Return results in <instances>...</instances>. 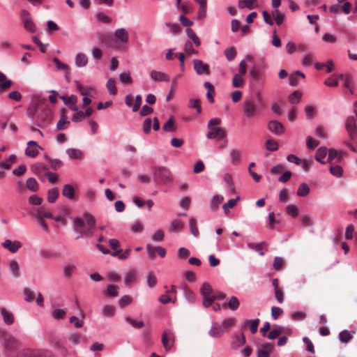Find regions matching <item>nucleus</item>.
Instances as JSON below:
<instances>
[{
  "instance_id": "nucleus-5",
  "label": "nucleus",
  "mask_w": 357,
  "mask_h": 357,
  "mask_svg": "<svg viewBox=\"0 0 357 357\" xmlns=\"http://www.w3.org/2000/svg\"><path fill=\"white\" fill-rule=\"evenodd\" d=\"M200 293L203 296V305L208 307L215 301V297H213V289L208 283H204L200 289Z\"/></svg>"
},
{
  "instance_id": "nucleus-2",
  "label": "nucleus",
  "mask_w": 357,
  "mask_h": 357,
  "mask_svg": "<svg viewBox=\"0 0 357 357\" xmlns=\"http://www.w3.org/2000/svg\"><path fill=\"white\" fill-rule=\"evenodd\" d=\"M243 116L249 120L257 119L261 114V109L252 98H245L243 102Z\"/></svg>"
},
{
  "instance_id": "nucleus-49",
  "label": "nucleus",
  "mask_w": 357,
  "mask_h": 357,
  "mask_svg": "<svg viewBox=\"0 0 357 357\" xmlns=\"http://www.w3.org/2000/svg\"><path fill=\"white\" fill-rule=\"evenodd\" d=\"M257 2V0H239L238 7L241 9L248 8L249 9L254 8V3Z\"/></svg>"
},
{
  "instance_id": "nucleus-53",
  "label": "nucleus",
  "mask_w": 357,
  "mask_h": 357,
  "mask_svg": "<svg viewBox=\"0 0 357 357\" xmlns=\"http://www.w3.org/2000/svg\"><path fill=\"white\" fill-rule=\"evenodd\" d=\"M186 33L187 36L193 41L196 46L199 47L200 45V40L192 29H188L186 30Z\"/></svg>"
},
{
  "instance_id": "nucleus-28",
  "label": "nucleus",
  "mask_w": 357,
  "mask_h": 357,
  "mask_svg": "<svg viewBox=\"0 0 357 357\" xmlns=\"http://www.w3.org/2000/svg\"><path fill=\"white\" fill-rule=\"evenodd\" d=\"M328 150L326 147H320L317 149L315 154V159L321 164H325L326 161L322 160L328 155Z\"/></svg>"
},
{
  "instance_id": "nucleus-44",
  "label": "nucleus",
  "mask_w": 357,
  "mask_h": 357,
  "mask_svg": "<svg viewBox=\"0 0 357 357\" xmlns=\"http://www.w3.org/2000/svg\"><path fill=\"white\" fill-rule=\"evenodd\" d=\"M35 218L40 217V218L44 219L45 218H53V215L50 212L45 211L43 207L39 208L36 210V213H34Z\"/></svg>"
},
{
  "instance_id": "nucleus-37",
  "label": "nucleus",
  "mask_w": 357,
  "mask_h": 357,
  "mask_svg": "<svg viewBox=\"0 0 357 357\" xmlns=\"http://www.w3.org/2000/svg\"><path fill=\"white\" fill-rule=\"evenodd\" d=\"M137 279V272L135 270L129 271L125 276L124 282L126 285L134 282Z\"/></svg>"
},
{
  "instance_id": "nucleus-18",
  "label": "nucleus",
  "mask_w": 357,
  "mask_h": 357,
  "mask_svg": "<svg viewBox=\"0 0 357 357\" xmlns=\"http://www.w3.org/2000/svg\"><path fill=\"white\" fill-rule=\"evenodd\" d=\"M344 153L342 151H337L334 149H331L328 152V161L331 163L340 162L342 160Z\"/></svg>"
},
{
  "instance_id": "nucleus-42",
  "label": "nucleus",
  "mask_w": 357,
  "mask_h": 357,
  "mask_svg": "<svg viewBox=\"0 0 357 357\" xmlns=\"http://www.w3.org/2000/svg\"><path fill=\"white\" fill-rule=\"evenodd\" d=\"M69 125L70 121H67V116L65 114H62L60 121L56 124V128L59 130H66Z\"/></svg>"
},
{
  "instance_id": "nucleus-63",
  "label": "nucleus",
  "mask_w": 357,
  "mask_h": 357,
  "mask_svg": "<svg viewBox=\"0 0 357 357\" xmlns=\"http://www.w3.org/2000/svg\"><path fill=\"white\" fill-rule=\"evenodd\" d=\"M284 261L282 257H275L273 261V268L275 271H280L282 268Z\"/></svg>"
},
{
  "instance_id": "nucleus-33",
  "label": "nucleus",
  "mask_w": 357,
  "mask_h": 357,
  "mask_svg": "<svg viewBox=\"0 0 357 357\" xmlns=\"http://www.w3.org/2000/svg\"><path fill=\"white\" fill-rule=\"evenodd\" d=\"M231 162L233 165H237L241 160V151L237 149H232L229 153Z\"/></svg>"
},
{
  "instance_id": "nucleus-29",
  "label": "nucleus",
  "mask_w": 357,
  "mask_h": 357,
  "mask_svg": "<svg viewBox=\"0 0 357 357\" xmlns=\"http://www.w3.org/2000/svg\"><path fill=\"white\" fill-rule=\"evenodd\" d=\"M109 245L111 247V248L114 250L113 252L110 253L112 256L116 257L122 252V250H118V248L120 247V242L117 239H109Z\"/></svg>"
},
{
  "instance_id": "nucleus-32",
  "label": "nucleus",
  "mask_w": 357,
  "mask_h": 357,
  "mask_svg": "<svg viewBox=\"0 0 357 357\" xmlns=\"http://www.w3.org/2000/svg\"><path fill=\"white\" fill-rule=\"evenodd\" d=\"M224 307H227L231 310H236L239 307V301L238 299L236 296H231L228 303H226L223 305Z\"/></svg>"
},
{
  "instance_id": "nucleus-26",
  "label": "nucleus",
  "mask_w": 357,
  "mask_h": 357,
  "mask_svg": "<svg viewBox=\"0 0 357 357\" xmlns=\"http://www.w3.org/2000/svg\"><path fill=\"white\" fill-rule=\"evenodd\" d=\"M245 343V337L243 333L236 335L231 341V345L233 349H238Z\"/></svg>"
},
{
  "instance_id": "nucleus-17",
  "label": "nucleus",
  "mask_w": 357,
  "mask_h": 357,
  "mask_svg": "<svg viewBox=\"0 0 357 357\" xmlns=\"http://www.w3.org/2000/svg\"><path fill=\"white\" fill-rule=\"evenodd\" d=\"M273 343H264L261 344L257 351V357H269L270 354L273 349Z\"/></svg>"
},
{
  "instance_id": "nucleus-25",
  "label": "nucleus",
  "mask_w": 357,
  "mask_h": 357,
  "mask_svg": "<svg viewBox=\"0 0 357 357\" xmlns=\"http://www.w3.org/2000/svg\"><path fill=\"white\" fill-rule=\"evenodd\" d=\"M259 319H248L245 321L243 323V327L245 328L250 326V330L252 334L255 333L257 331L258 326L259 324Z\"/></svg>"
},
{
  "instance_id": "nucleus-50",
  "label": "nucleus",
  "mask_w": 357,
  "mask_h": 357,
  "mask_svg": "<svg viewBox=\"0 0 357 357\" xmlns=\"http://www.w3.org/2000/svg\"><path fill=\"white\" fill-rule=\"evenodd\" d=\"M272 15L278 25L282 24L284 20V14L280 13L278 10L275 9L272 11Z\"/></svg>"
},
{
  "instance_id": "nucleus-54",
  "label": "nucleus",
  "mask_w": 357,
  "mask_h": 357,
  "mask_svg": "<svg viewBox=\"0 0 357 357\" xmlns=\"http://www.w3.org/2000/svg\"><path fill=\"white\" fill-rule=\"evenodd\" d=\"M45 158L50 163L51 167L55 170L59 169L63 165V162L59 159H52L47 155H45Z\"/></svg>"
},
{
  "instance_id": "nucleus-15",
  "label": "nucleus",
  "mask_w": 357,
  "mask_h": 357,
  "mask_svg": "<svg viewBox=\"0 0 357 357\" xmlns=\"http://www.w3.org/2000/svg\"><path fill=\"white\" fill-rule=\"evenodd\" d=\"M114 37L117 43H126L129 40L128 32L124 28L116 29L114 32Z\"/></svg>"
},
{
  "instance_id": "nucleus-34",
  "label": "nucleus",
  "mask_w": 357,
  "mask_h": 357,
  "mask_svg": "<svg viewBox=\"0 0 357 357\" xmlns=\"http://www.w3.org/2000/svg\"><path fill=\"white\" fill-rule=\"evenodd\" d=\"M69 157L72 159L80 160L83 157V153L82 151L77 149H68L66 151Z\"/></svg>"
},
{
  "instance_id": "nucleus-41",
  "label": "nucleus",
  "mask_w": 357,
  "mask_h": 357,
  "mask_svg": "<svg viewBox=\"0 0 357 357\" xmlns=\"http://www.w3.org/2000/svg\"><path fill=\"white\" fill-rule=\"evenodd\" d=\"M26 188L33 192L38 190V183L34 178H29L26 182Z\"/></svg>"
},
{
  "instance_id": "nucleus-57",
  "label": "nucleus",
  "mask_w": 357,
  "mask_h": 357,
  "mask_svg": "<svg viewBox=\"0 0 357 357\" xmlns=\"http://www.w3.org/2000/svg\"><path fill=\"white\" fill-rule=\"evenodd\" d=\"M184 227V224L179 220H174L170 225V231H176L181 230Z\"/></svg>"
},
{
  "instance_id": "nucleus-38",
  "label": "nucleus",
  "mask_w": 357,
  "mask_h": 357,
  "mask_svg": "<svg viewBox=\"0 0 357 357\" xmlns=\"http://www.w3.org/2000/svg\"><path fill=\"white\" fill-rule=\"evenodd\" d=\"M88 63L87 56L83 53L77 54L75 59V63L78 67H84Z\"/></svg>"
},
{
  "instance_id": "nucleus-47",
  "label": "nucleus",
  "mask_w": 357,
  "mask_h": 357,
  "mask_svg": "<svg viewBox=\"0 0 357 357\" xmlns=\"http://www.w3.org/2000/svg\"><path fill=\"white\" fill-rule=\"evenodd\" d=\"M107 89L111 95H116L117 93L116 87V81L113 78H109L106 84Z\"/></svg>"
},
{
  "instance_id": "nucleus-52",
  "label": "nucleus",
  "mask_w": 357,
  "mask_h": 357,
  "mask_svg": "<svg viewBox=\"0 0 357 357\" xmlns=\"http://www.w3.org/2000/svg\"><path fill=\"white\" fill-rule=\"evenodd\" d=\"M330 173L336 177H341L343 174V169L340 165H331L329 168Z\"/></svg>"
},
{
  "instance_id": "nucleus-24",
  "label": "nucleus",
  "mask_w": 357,
  "mask_h": 357,
  "mask_svg": "<svg viewBox=\"0 0 357 357\" xmlns=\"http://www.w3.org/2000/svg\"><path fill=\"white\" fill-rule=\"evenodd\" d=\"M225 333L223 327L218 324H214L209 331V335L213 337H220Z\"/></svg>"
},
{
  "instance_id": "nucleus-51",
  "label": "nucleus",
  "mask_w": 357,
  "mask_h": 357,
  "mask_svg": "<svg viewBox=\"0 0 357 357\" xmlns=\"http://www.w3.org/2000/svg\"><path fill=\"white\" fill-rule=\"evenodd\" d=\"M189 226L191 234L195 237L198 236L199 234V231L197 226V220H195V218H192L190 219Z\"/></svg>"
},
{
  "instance_id": "nucleus-9",
  "label": "nucleus",
  "mask_w": 357,
  "mask_h": 357,
  "mask_svg": "<svg viewBox=\"0 0 357 357\" xmlns=\"http://www.w3.org/2000/svg\"><path fill=\"white\" fill-rule=\"evenodd\" d=\"M20 17L23 22L24 28L30 32H34L36 30V26L31 19L29 13L26 10H22L20 12Z\"/></svg>"
},
{
  "instance_id": "nucleus-22",
  "label": "nucleus",
  "mask_w": 357,
  "mask_h": 357,
  "mask_svg": "<svg viewBox=\"0 0 357 357\" xmlns=\"http://www.w3.org/2000/svg\"><path fill=\"white\" fill-rule=\"evenodd\" d=\"M31 171L37 176H40L42 174L47 171L49 167L47 165L43 162H36L31 167Z\"/></svg>"
},
{
  "instance_id": "nucleus-7",
  "label": "nucleus",
  "mask_w": 357,
  "mask_h": 357,
  "mask_svg": "<svg viewBox=\"0 0 357 357\" xmlns=\"http://www.w3.org/2000/svg\"><path fill=\"white\" fill-rule=\"evenodd\" d=\"M46 103V99L40 97L36 98L33 100L31 105L28 109L27 114L29 118H36L37 114L39 113L41 107Z\"/></svg>"
},
{
  "instance_id": "nucleus-58",
  "label": "nucleus",
  "mask_w": 357,
  "mask_h": 357,
  "mask_svg": "<svg viewBox=\"0 0 357 357\" xmlns=\"http://www.w3.org/2000/svg\"><path fill=\"white\" fill-rule=\"evenodd\" d=\"M126 321L135 328H141L144 326V323L142 321H138L130 317H126Z\"/></svg>"
},
{
  "instance_id": "nucleus-1",
  "label": "nucleus",
  "mask_w": 357,
  "mask_h": 357,
  "mask_svg": "<svg viewBox=\"0 0 357 357\" xmlns=\"http://www.w3.org/2000/svg\"><path fill=\"white\" fill-rule=\"evenodd\" d=\"M74 230L79 234L77 239L80 237H90L93 235L96 219L90 213H85L84 219L79 218H73Z\"/></svg>"
},
{
  "instance_id": "nucleus-59",
  "label": "nucleus",
  "mask_w": 357,
  "mask_h": 357,
  "mask_svg": "<svg viewBox=\"0 0 357 357\" xmlns=\"http://www.w3.org/2000/svg\"><path fill=\"white\" fill-rule=\"evenodd\" d=\"M286 212L292 218H296L298 214V209L296 206L290 204L286 207Z\"/></svg>"
},
{
  "instance_id": "nucleus-39",
  "label": "nucleus",
  "mask_w": 357,
  "mask_h": 357,
  "mask_svg": "<svg viewBox=\"0 0 357 357\" xmlns=\"http://www.w3.org/2000/svg\"><path fill=\"white\" fill-rule=\"evenodd\" d=\"M238 200L239 197H236V199H229L227 203L224 204L222 208L226 215L229 213L230 208H232L236 205Z\"/></svg>"
},
{
  "instance_id": "nucleus-8",
  "label": "nucleus",
  "mask_w": 357,
  "mask_h": 357,
  "mask_svg": "<svg viewBox=\"0 0 357 357\" xmlns=\"http://www.w3.org/2000/svg\"><path fill=\"white\" fill-rule=\"evenodd\" d=\"M346 129L352 141L357 139V126L354 116H349L346 121Z\"/></svg>"
},
{
  "instance_id": "nucleus-62",
  "label": "nucleus",
  "mask_w": 357,
  "mask_h": 357,
  "mask_svg": "<svg viewBox=\"0 0 357 357\" xmlns=\"http://www.w3.org/2000/svg\"><path fill=\"white\" fill-rule=\"evenodd\" d=\"M301 93L299 91H294L289 97V101L291 104L298 103L301 100Z\"/></svg>"
},
{
  "instance_id": "nucleus-19",
  "label": "nucleus",
  "mask_w": 357,
  "mask_h": 357,
  "mask_svg": "<svg viewBox=\"0 0 357 357\" xmlns=\"http://www.w3.org/2000/svg\"><path fill=\"white\" fill-rule=\"evenodd\" d=\"M59 98L64 102L65 105L69 107L73 111H77L78 107L76 105L77 97L74 95L70 96H61Z\"/></svg>"
},
{
  "instance_id": "nucleus-14",
  "label": "nucleus",
  "mask_w": 357,
  "mask_h": 357,
  "mask_svg": "<svg viewBox=\"0 0 357 357\" xmlns=\"http://www.w3.org/2000/svg\"><path fill=\"white\" fill-rule=\"evenodd\" d=\"M268 129L271 132H272L276 135H282L284 132V128L283 125L281 123H280L279 121H275V120H272L268 122Z\"/></svg>"
},
{
  "instance_id": "nucleus-3",
  "label": "nucleus",
  "mask_w": 357,
  "mask_h": 357,
  "mask_svg": "<svg viewBox=\"0 0 357 357\" xmlns=\"http://www.w3.org/2000/svg\"><path fill=\"white\" fill-rule=\"evenodd\" d=\"M0 342L6 354L15 351L20 345L13 335L3 329H0Z\"/></svg>"
},
{
  "instance_id": "nucleus-64",
  "label": "nucleus",
  "mask_w": 357,
  "mask_h": 357,
  "mask_svg": "<svg viewBox=\"0 0 357 357\" xmlns=\"http://www.w3.org/2000/svg\"><path fill=\"white\" fill-rule=\"evenodd\" d=\"M34 357H52V353L50 351L44 349L35 350Z\"/></svg>"
},
{
  "instance_id": "nucleus-55",
  "label": "nucleus",
  "mask_w": 357,
  "mask_h": 357,
  "mask_svg": "<svg viewBox=\"0 0 357 357\" xmlns=\"http://www.w3.org/2000/svg\"><path fill=\"white\" fill-rule=\"evenodd\" d=\"M118 286L115 284H109L107 286L106 294L110 297H116L119 295Z\"/></svg>"
},
{
  "instance_id": "nucleus-21",
  "label": "nucleus",
  "mask_w": 357,
  "mask_h": 357,
  "mask_svg": "<svg viewBox=\"0 0 357 357\" xmlns=\"http://www.w3.org/2000/svg\"><path fill=\"white\" fill-rule=\"evenodd\" d=\"M2 246L13 253L17 252L19 248L21 247V243L19 241H11L10 240H6L3 243Z\"/></svg>"
},
{
  "instance_id": "nucleus-35",
  "label": "nucleus",
  "mask_w": 357,
  "mask_h": 357,
  "mask_svg": "<svg viewBox=\"0 0 357 357\" xmlns=\"http://www.w3.org/2000/svg\"><path fill=\"white\" fill-rule=\"evenodd\" d=\"M9 268H10V271L12 275L14 277H15V278L20 277V266H19L18 263L16 261L12 260L10 261Z\"/></svg>"
},
{
  "instance_id": "nucleus-13",
  "label": "nucleus",
  "mask_w": 357,
  "mask_h": 357,
  "mask_svg": "<svg viewBox=\"0 0 357 357\" xmlns=\"http://www.w3.org/2000/svg\"><path fill=\"white\" fill-rule=\"evenodd\" d=\"M27 146L25 154L30 158H36L39 153L38 149H42L36 142L32 140L27 142Z\"/></svg>"
},
{
  "instance_id": "nucleus-43",
  "label": "nucleus",
  "mask_w": 357,
  "mask_h": 357,
  "mask_svg": "<svg viewBox=\"0 0 357 357\" xmlns=\"http://www.w3.org/2000/svg\"><path fill=\"white\" fill-rule=\"evenodd\" d=\"M223 200L224 197L222 195H215L211 202V208L215 211Z\"/></svg>"
},
{
  "instance_id": "nucleus-30",
  "label": "nucleus",
  "mask_w": 357,
  "mask_h": 357,
  "mask_svg": "<svg viewBox=\"0 0 357 357\" xmlns=\"http://www.w3.org/2000/svg\"><path fill=\"white\" fill-rule=\"evenodd\" d=\"M204 86L208 91L206 93V97L208 99L209 102L211 103L214 102L215 100L213 96L215 94V89L213 84L209 82H206Z\"/></svg>"
},
{
  "instance_id": "nucleus-4",
  "label": "nucleus",
  "mask_w": 357,
  "mask_h": 357,
  "mask_svg": "<svg viewBox=\"0 0 357 357\" xmlns=\"http://www.w3.org/2000/svg\"><path fill=\"white\" fill-rule=\"evenodd\" d=\"M52 119V112L45 105L43 106L36 116V123L38 126L43 128L50 123Z\"/></svg>"
},
{
  "instance_id": "nucleus-31",
  "label": "nucleus",
  "mask_w": 357,
  "mask_h": 357,
  "mask_svg": "<svg viewBox=\"0 0 357 357\" xmlns=\"http://www.w3.org/2000/svg\"><path fill=\"white\" fill-rule=\"evenodd\" d=\"M1 313L3 316V321L6 324L11 325L14 323V317L12 313L7 311L5 308L1 309Z\"/></svg>"
},
{
  "instance_id": "nucleus-61",
  "label": "nucleus",
  "mask_w": 357,
  "mask_h": 357,
  "mask_svg": "<svg viewBox=\"0 0 357 357\" xmlns=\"http://www.w3.org/2000/svg\"><path fill=\"white\" fill-rule=\"evenodd\" d=\"M35 350L24 349L20 351L17 357H34Z\"/></svg>"
},
{
  "instance_id": "nucleus-40",
  "label": "nucleus",
  "mask_w": 357,
  "mask_h": 357,
  "mask_svg": "<svg viewBox=\"0 0 357 357\" xmlns=\"http://www.w3.org/2000/svg\"><path fill=\"white\" fill-rule=\"evenodd\" d=\"M59 195V189L57 188H54L52 189L49 190L47 194V200L50 203H54Z\"/></svg>"
},
{
  "instance_id": "nucleus-10",
  "label": "nucleus",
  "mask_w": 357,
  "mask_h": 357,
  "mask_svg": "<svg viewBox=\"0 0 357 357\" xmlns=\"http://www.w3.org/2000/svg\"><path fill=\"white\" fill-rule=\"evenodd\" d=\"M209 131L206 134L208 139H217L218 140L225 138L227 135L226 131L220 127L208 128Z\"/></svg>"
},
{
  "instance_id": "nucleus-60",
  "label": "nucleus",
  "mask_w": 357,
  "mask_h": 357,
  "mask_svg": "<svg viewBox=\"0 0 357 357\" xmlns=\"http://www.w3.org/2000/svg\"><path fill=\"white\" fill-rule=\"evenodd\" d=\"M66 311L62 309H55L52 312V316L54 319H61L65 317Z\"/></svg>"
},
{
  "instance_id": "nucleus-11",
  "label": "nucleus",
  "mask_w": 357,
  "mask_h": 357,
  "mask_svg": "<svg viewBox=\"0 0 357 357\" xmlns=\"http://www.w3.org/2000/svg\"><path fill=\"white\" fill-rule=\"evenodd\" d=\"M174 342V335L171 331H165L162 335V343L165 350L169 351Z\"/></svg>"
},
{
  "instance_id": "nucleus-45",
  "label": "nucleus",
  "mask_w": 357,
  "mask_h": 357,
  "mask_svg": "<svg viewBox=\"0 0 357 357\" xmlns=\"http://www.w3.org/2000/svg\"><path fill=\"white\" fill-rule=\"evenodd\" d=\"M188 107L190 108H194L196 109L197 114H201L202 112V107H201V102L200 100L198 98L193 99L191 98L189 100Z\"/></svg>"
},
{
  "instance_id": "nucleus-12",
  "label": "nucleus",
  "mask_w": 357,
  "mask_h": 357,
  "mask_svg": "<svg viewBox=\"0 0 357 357\" xmlns=\"http://www.w3.org/2000/svg\"><path fill=\"white\" fill-rule=\"evenodd\" d=\"M193 63L194 69L197 75H208L210 74L209 66L208 64L204 63L202 60L199 59H195Z\"/></svg>"
},
{
  "instance_id": "nucleus-23",
  "label": "nucleus",
  "mask_w": 357,
  "mask_h": 357,
  "mask_svg": "<svg viewBox=\"0 0 357 357\" xmlns=\"http://www.w3.org/2000/svg\"><path fill=\"white\" fill-rule=\"evenodd\" d=\"M162 130L167 132H174L176 130L175 126V119L173 116H171L169 119L162 126Z\"/></svg>"
},
{
  "instance_id": "nucleus-36",
  "label": "nucleus",
  "mask_w": 357,
  "mask_h": 357,
  "mask_svg": "<svg viewBox=\"0 0 357 357\" xmlns=\"http://www.w3.org/2000/svg\"><path fill=\"white\" fill-rule=\"evenodd\" d=\"M243 75L241 74H235L232 79V86L234 88H240L242 87L244 84V79L243 77Z\"/></svg>"
},
{
  "instance_id": "nucleus-56",
  "label": "nucleus",
  "mask_w": 357,
  "mask_h": 357,
  "mask_svg": "<svg viewBox=\"0 0 357 357\" xmlns=\"http://www.w3.org/2000/svg\"><path fill=\"white\" fill-rule=\"evenodd\" d=\"M119 79L120 81L124 84H131L132 82V79L130 76V71L121 73L119 75Z\"/></svg>"
},
{
  "instance_id": "nucleus-20",
  "label": "nucleus",
  "mask_w": 357,
  "mask_h": 357,
  "mask_svg": "<svg viewBox=\"0 0 357 357\" xmlns=\"http://www.w3.org/2000/svg\"><path fill=\"white\" fill-rule=\"evenodd\" d=\"M13 85V81L8 79L6 75L0 71V93L8 89Z\"/></svg>"
},
{
  "instance_id": "nucleus-16",
  "label": "nucleus",
  "mask_w": 357,
  "mask_h": 357,
  "mask_svg": "<svg viewBox=\"0 0 357 357\" xmlns=\"http://www.w3.org/2000/svg\"><path fill=\"white\" fill-rule=\"evenodd\" d=\"M150 77L154 82H168L169 80V77L167 74L155 70H153L150 72Z\"/></svg>"
},
{
  "instance_id": "nucleus-48",
  "label": "nucleus",
  "mask_w": 357,
  "mask_h": 357,
  "mask_svg": "<svg viewBox=\"0 0 357 357\" xmlns=\"http://www.w3.org/2000/svg\"><path fill=\"white\" fill-rule=\"evenodd\" d=\"M266 245L265 242H261L259 243H250L248 244V246L249 248L252 249V250H255L256 252H257L261 256H263V255H264V252L262 251V247H263V245Z\"/></svg>"
},
{
  "instance_id": "nucleus-6",
  "label": "nucleus",
  "mask_w": 357,
  "mask_h": 357,
  "mask_svg": "<svg viewBox=\"0 0 357 357\" xmlns=\"http://www.w3.org/2000/svg\"><path fill=\"white\" fill-rule=\"evenodd\" d=\"M153 174L156 179L161 183H168L172 181V175L171 172L164 167H154Z\"/></svg>"
},
{
  "instance_id": "nucleus-46",
  "label": "nucleus",
  "mask_w": 357,
  "mask_h": 357,
  "mask_svg": "<svg viewBox=\"0 0 357 357\" xmlns=\"http://www.w3.org/2000/svg\"><path fill=\"white\" fill-rule=\"evenodd\" d=\"M309 186L305 183H301L297 190V195L299 197H305L310 193Z\"/></svg>"
},
{
  "instance_id": "nucleus-27",
  "label": "nucleus",
  "mask_w": 357,
  "mask_h": 357,
  "mask_svg": "<svg viewBox=\"0 0 357 357\" xmlns=\"http://www.w3.org/2000/svg\"><path fill=\"white\" fill-rule=\"evenodd\" d=\"M62 195L69 199H73L75 197V189L70 184H65L62 189Z\"/></svg>"
}]
</instances>
